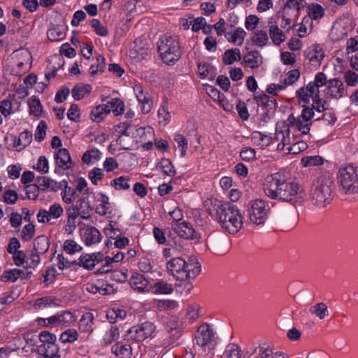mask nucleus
<instances>
[{
  "label": "nucleus",
  "mask_w": 358,
  "mask_h": 358,
  "mask_svg": "<svg viewBox=\"0 0 358 358\" xmlns=\"http://www.w3.org/2000/svg\"><path fill=\"white\" fill-rule=\"evenodd\" d=\"M245 36L246 32L241 27L236 28L231 31H228L225 34V38L227 41L236 45H241L244 42Z\"/></svg>",
  "instance_id": "nucleus-25"
},
{
  "label": "nucleus",
  "mask_w": 358,
  "mask_h": 358,
  "mask_svg": "<svg viewBox=\"0 0 358 358\" xmlns=\"http://www.w3.org/2000/svg\"><path fill=\"white\" fill-rule=\"evenodd\" d=\"M94 315L92 313H85L79 321V329L81 332L91 334L93 331Z\"/></svg>",
  "instance_id": "nucleus-30"
},
{
  "label": "nucleus",
  "mask_w": 358,
  "mask_h": 358,
  "mask_svg": "<svg viewBox=\"0 0 358 358\" xmlns=\"http://www.w3.org/2000/svg\"><path fill=\"white\" fill-rule=\"evenodd\" d=\"M21 270L12 268L5 270L1 275V281L14 282L21 276Z\"/></svg>",
  "instance_id": "nucleus-48"
},
{
  "label": "nucleus",
  "mask_w": 358,
  "mask_h": 358,
  "mask_svg": "<svg viewBox=\"0 0 358 358\" xmlns=\"http://www.w3.org/2000/svg\"><path fill=\"white\" fill-rule=\"evenodd\" d=\"M103 260V255L100 253L83 254L78 260L72 262V264L83 267L87 270H92L99 262Z\"/></svg>",
  "instance_id": "nucleus-16"
},
{
  "label": "nucleus",
  "mask_w": 358,
  "mask_h": 358,
  "mask_svg": "<svg viewBox=\"0 0 358 358\" xmlns=\"http://www.w3.org/2000/svg\"><path fill=\"white\" fill-rule=\"evenodd\" d=\"M252 136V139L255 140V142L258 141V145H259L262 148L268 146L271 143H277V146L280 143V141L275 138L276 132L273 137H271L263 134L260 131H254Z\"/></svg>",
  "instance_id": "nucleus-29"
},
{
  "label": "nucleus",
  "mask_w": 358,
  "mask_h": 358,
  "mask_svg": "<svg viewBox=\"0 0 358 358\" xmlns=\"http://www.w3.org/2000/svg\"><path fill=\"white\" fill-rule=\"evenodd\" d=\"M195 339L196 344L201 347L213 344L215 341L213 329L208 324H201L196 331Z\"/></svg>",
  "instance_id": "nucleus-13"
},
{
  "label": "nucleus",
  "mask_w": 358,
  "mask_h": 358,
  "mask_svg": "<svg viewBox=\"0 0 358 358\" xmlns=\"http://www.w3.org/2000/svg\"><path fill=\"white\" fill-rule=\"evenodd\" d=\"M35 234V227L33 224H26L22 230L21 237L24 241L31 240Z\"/></svg>",
  "instance_id": "nucleus-59"
},
{
  "label": "nucleus",
  "mask_w": 358,
  "mask_h": 358,
  "mask_svg": "<svg viewBox=\"0 0 358 358\" xmlns=\"http://www.w3.org/2000/svg\"><path fill=\"white\" fill-rule=\"evenodd\" d=\"M157 46L162 60L168 64H174L181 57L180 44L176 36H162L157 43Z\"/></svg>",
  "instance_id": "nucleus-7"
},
{
  "label": "nucleus",
  "mask_w": 358,
  "mask_h": 358,
  "mask_svg": "<svg viewBox=\"0 0 358 358\" xmlns=\"http://www.w3.org/2000/svg\"><path fill=\"white\" fill-rule=\"evenodd\" d=\"M324 159L319 155L306 156L301 159V164L304 167L322 165Z\"/></svg>",
  "instance_id": "nucleus-51"
},
{
  "label": "nucleus",
  "mask_w": 358,
  "mask_h": 358,
  "mask_svg": "<svg viewBox=\"0 0 358 358\" xmlns=\"http://www.w3.org/2000/svg\"><path fill=\"white\" fill-rule=\"evenodd\" d=\"M92 91V87L89 84H78L74 86L71 90L72 96L76 100H80L88 96Z\"/></svg>",
  "instance_id": "nucleus-34"
},
{
  "label": "nucleus",
  "mask_w": 358,
  "mask_h": 358,
  "mask_svg": "<svg viewBox=\"0 0 358 358\" xmlns=\"http://www.w3.org/2000/svg\"><path fill=\"white\" fill-rule=\"evenodd\" d=\"M63 212L64 210L60 204L54 203L50 206L49 210L40 209L37 214V220L41 223H48L52 220L59 218Z\"/></svg>",
  "instance_id": "nucleus-15"
},
{
  "label": "nucleus",
  "mask_w": 358,
  "mask_h": 358,
  "mask_svg": "<svg viewBox=\"0 0 358 358\" xmlns=\"http://www.w3.org/2000/svg\"><path fill=\"white\" fill-rule=\"evenodd\" d=\"M129 285L132 289L138 292H149L150 286H149L148 280L143 275L139 273H134L130 278Z\"/></svg>",
  "instance_id": "nucleus-19"
},
{
  "label": "nucleus",
  "mask_w": 358,
  "mask_h": 358,
  "mask_svg": "<svg viewBox=\"0 0 358 358\" xmlns=\"http://www.w3.org/2000/svg\"><path fill=\"white\" fill-rule=\"evenodd\" d=\"M55 161L57 166L64 170L70 168L71 158L67 149L61 148L55 155Z\"/></svg>",
  "instance_id": "nucleus-28"
},
{
  "label": "nucleus",
  "mask_w": 358,
  "mask_h": 358,
  "mask_svg": "<svg viewBox=\"0 0 358 358\" xmlns=\"http://www.w3.org/2000/svg\"><path fill=\"white\" fill-rule=\"evenodd\" d=\"M153 292L155 294H171L173 291L172 285L164 281H159L153 285Z\"/></svg>",
  "instance_id": "nucleus-50"
},
{
  "label": "nucleus",
  "mask_w": 358,
  "mask_h": 358,
  "mask_svg": "<svg viewBox=\"0 0 358 358\" xmlns=\"http://www.w3.org/2000/svg\"><path fill=\"white\" fill-rule=\"evenodd\" d=\"M347 34L345 29L341 26L334 27L331 32L332 40L335 41L343 39L347 36Z\"/></svg>",
  "instance_id": "nucleus-58"
},
{
  "label": "nucleus",
  "mask_w": 358,
  "mask_h": 358,
  "mask_svg": "<svg viewBox=\"0 0 358 358\" xmlns=\"http://www.w3.org/2000/svg\"><path fill=\"white\" fill-rule=\"evenodd\" d=\"M134 91L141 105L142 112L145 114L148 113L152 108V101L150 99L148 93L144 92L143 86L140 84L134 85Z\"/></svg>",
  "instance_id": "nucleus-17"
},
{
  "label": "nucleus",
  "mask_w": 358,
  "mask_h": 358,
  "mask_svg": "<svg viewBox=\"0 0 358 358\" xmlns=\"http://www.w3.org/2000/svg\"><path fill=\"white\" fill-rule=\"evenodd\" d=\"M308 148V145L303 141H299L286 145L283 150H286L289 154L296 155L304 151Z\"/></svg>",
  "instance_id": "nucleus-47"
},
{
  "label": "nucleus",
  "mask_w": 358,
  "mask_h": 358,
  "mask_svg": "<svg viewBox=\"0 0 358 358\" xmlns=\"http://www.w3.org/2000/svg\"><path fill=\"white\" fill-rule=\"evenodd\" d=\"M111 352L120 358H129L132 355V348L130 345L117 343L111 348Z\"/></svg>",
  "instance_id": "nucleus-31"
},
{
  "label": "nucleus",
  "mask_w": 358,
  "mask_h": 358,
  "mask_svg": "<svg viewBox=\"0 0 358 358\" xmlns=\"http://www.w3.org/2000/svg\"><path fill=\"white\" fill-rule=\"evenodd\" d=\"M119 337V329L116 326L110 324L103 335L102 341L103 342L104 345H110L113 342L116 341Z\"/></svg>",
  "instance_id": "nucleus-39"
},
{
  "label": "nucleus",
  "mask_w": 358,
  "mask_h": 358,
  "mask_svg": "<svg viewBox=\"0 0 358 358\" xmlns=\"http://www.w3.org/2000/svg\"><path fill=\"white\" fill-rule=\"evenodd\" d=\"M338 191L345 196L358 194V168L352 165L340 167L336 175Z\"/></svg>",
  "instance_id": "nucleus-6"
},
{
  "label": "nucleus",
  "mask_w": 358,
  "mask_h": 358,
  "mask_svg": "<svg viewBox=\"0 0 358 358\" xmlns=\"http://www.w3.org/2000/svg\"><path fill=\"white\" fill-rule=\"evenodd\" d=\"M24 189L28 199L35 200L38 198L40 190L36 183L26 185Z\"/></svg>",
  "instance_id": "nucleus-64"
},
{
  "label": "nucleus",
  "mask_w": 358,
  "mask_h": 358,
  "mask_svg": "<svg viewBox=\"0 0 358 358\" xmlns=\"http://www.w3.org/2000/svg\"><path fill=\"white\" fill-rule=\"evenodd\" d=\"M313 120H320V116L316 115L313 108L306 106L298 117L291 114L287 120L278 122L276 124L275 138L280 140V143L278 145V150H284L286 145L291 143L290 129L294 132H300L302 135L308 134Z\"/></svg>",
  "instance_id": "nucleus-2"
},
{
  "label": "nucleus",
  "mask_w": 358,
  "mask_h": 358,
  "mask_svg": "<svg viewBox=\"0 0 358 358\" xmlns=\"http://www.w3.org/2000/svg\"><path fill=\"white\" fill-rule=\"evenodd\" d=\"M89 178L94 185H97L98 182L103 178V172L101 169L94 168L89 173Z\"/></svg>",
  "instance_id": "nucleus-63"
},
{
  "label": "nucleus",
  "mask_w": 358,
  "mask_h": 358,
  "mask_svg": "<svg viewBox=\"0 0 358 358\" xmlns=\"http://www.w3.org/2000/svg\"><path fill=\"white\" fill-rule=\"evenodd\" d=\"M78 338V331L74 329H68L62 332L59 337V341L63 343H73Z\"/></svg>",
  "instance_id": "nucleus-49"
},
{
  "label": "nucleus",
  "mask_w": 358,
  "mask_h": 358,
  "mask_svg": "<svg viewBox=\"0 0 358 358\" xmlns=\"http://www.w3.org/2000/svg\"><path fill=\"white\" fill-rule=\"evenodd\" d=\"M310 199L313 205L324 208L333 200V180L327 176L321 175L313 183Z\"/></svg>",
  "instance_id": "nucleus-5"
},
{
  "label": "nucleus",
  "mask_w": 358,
  "mask_h": 358,
  "mask_svg": "<svg viewBox=\"0 0 358 358\" xmlns=\"http://www.w3.org/2000/svg\"><path fill=\"white\" fill-rule=\"evenodd\" d=\"M110 185L113 186L117 190H126L130 187V185L129 184V178L124 176H120L111 180Z\"/></svg>",
  "instance_id": "nucleus-54"
},
{
  "label": "nucleus",
  "mask_w": 358,
  "mask_h": 358,
  "mask_svg": "<svg viewBox=\"0 0 358 358\" xmlns=\"http://www.w3.org/2000/svg\"><path fill=\"white\" fill-rule=\"evenodd\" d=\"M174 141L177 143L178 148L181 149V157H184L186 155V152L188 148L187 140L183 135L176 134Z\"/></svg>",
  "instance_id": "nucleus-56"
},
{
  "label": "nucleus",
  "mask_w": 358,
  "mask_h": 358,
  "mask_svg": "<svg viewBox=\"0 0 358 358\" xmlns=\"http://www.w3.org/2000/svg\"><path fill=\"white\" fill-rule=\"evenodd\" d=\"M47 124L44 120H41L35 133V140L38 142H41L46 135Z\"/></svg>",
  "instance_id": "nucleus-62"
},
{
  "label": "nucleus",
  "mask_w": 358,
  "mask_h": 358,
  "mask_svg": "<svg viewBox=\"0 0 358 358\" xmlns=\"http://www.w3.org/2000/svg\"><path fill=\"white\" fill-rule=\"evenodd\" d=\"M305 57L312 65L317 66L320 64L321 61L324 58V52L320 45H315L308 48L305 51Z\"/></svg>",
  "instance_id": "nucleus-22"
},
{
  "label": "nucleus",
  "mask_w": 358,
  "mask_h": 358,
  "mask_svg": "<svg viewBox=\"0 0 358 358\" xmlns=\"http://www.w3.org/2000/svg\"><path fill=\"white\" fill-rule=\"evenodd\" d=\"M128 128H129V124L125 122H121V123L114 126V132L118 136V138H117V143L120 145H122V148L125 149V150H128L129 148L122 145L121 137H122V136H129V134L128 132Z\"/></svg>",
  "instance_id": "nucleus-44"
},
{
  "label": "nucleus",
  "mask_w": 358,
  "mask_h": 358,
  "mask_svg": "<svg viewBox=\"0 0 358 358\" xmlns=\"http://www.w3.org/2000/svg\"><path fill=\"white\" fill-rule=\"evenodd\" d=\"M306 4L304 0L287 1L282 10V22L281 24L282 27L286 29L285 32L294 29L296 27L295 22H296L300 12L304 8Z\"/></svg>",
  "instance_id": "nucleus-10"
},
{
  "label": "nucleus",
  "mask_w": 358,
  "mask_h": 358,
  "mask_svg": "<svg viewBox=\"0 0 358 358\" xmlns=\"http://www.w3.org/2000/svg\"><path fill=\"white\" fill-rule=\"evenodd\" d=\"M241 59V51L238 48L227 50L222 55V62L225 65L232 64L235 61H240Z\"/></svg>",
  "instance_id": "nucleus-38"
},
{
  "label": "nucleus",
  "mask_w": 358,
  "mask_h": 358,
  "mask_svg": "<svg viewBox=\"0 0 358 358\" xmlns=\"http://www.w3.org/2000/svg\"><path fill=\"white\" fill-rule=\"evenodd\" d=\"M110 109V113L113 112L115 115H122L124 110V102L119 98H113L107 101L105 103Z\"/></svg>",
  "instance_id": "nucleus-37"
},
{
  "label": "nucleus",
  "mask_w": 358,
  "mask_h": 358,
  "mask_svg": "<svg viewBox=\"0 0 358 358\" xmlns=\"http://www.w3.org/2000/svg\"><path fill=\"white\" fill-rule=\"evenodd\" d=\"M91 26L99 36H106L108 34V29L97 19H92L91 20Z\"/></svg>",
  "instance_id": "nucleus-60"
},
{
  "label": "nucleus",
  "mask_w": 358,
  "mask_h": 358,
  "mask_svg": "<svg viewBox=\"0 0 358 358\" xmlns=\"http://www.w3.org/2000/svg\"><path fill=\"white\" fill-rule=\"evenodd\" d=\"M327 94L331 97L339 99L342 97L345 94V87L343 82L337 78L327 80Z\"/></svg>",
  "instance_id": "nucleus-20"
},
{
  "label": "nucleus",
  "mask_w": 358,
  "mask_h": 358,
  "mask_svg": "<svg viewBox=\"0 0 358 358\" xmlns=\"http://www.w3.org/2000/svg\"><path fill=\"white\" fill-rule=\"evenodd\" d=\"M59 327H68L76 322L75 315L70 311H62L57 313Z\"/></svg>",
  "instance_id": "nucleus-40"
},
{
  "label": "nucleus",
  "mask_w": 358,
  "mask_h": 358,
  "mask_svg": "<svg viewBox=\"0 0 358 358\" xmlns=\"http://www.w3.org/2000/svg\"><path fill=\"white\" fill-rule=\"evenodd\" d=\"M243 62L251 69H256L262 63V57L257 51H250L243 57Z\"/></svg>",
  "instance_id": "nucleus-36"
},
{
  "label": "nucleus",
  "mask_w": 358,
  "mask_h": 358,
  "mask_svg": "<svg viewBox=\"0 0 358 358\" xmlns=\"http://www.w3.org/2000/svg\"><path fill=\"white\" fill-rule=\"evenodd\" d=\"M257 104L268 111L274 110L277 108V103L273 96L265 93L255 96Z\"/></svg>",
  "instance_id": "nucleus-24"
},
{
  "label": "nucleus",
  "mask_w": 358,
  "mask_h": 358,
  "mask_svg": "<svg viewBox=\"0 0 358 358\" xmlns=\"http://www.w3.org/2000/svg\"><path fill=\"white\" fill-rule=\"evenodd\" d=\"M251 41L257 47L262 48L265 46L269 41V36L266 30L257 29L254 31L251 35Z\"/></svg>",
  "instance_id": "nucleus-32"
},
{
  "label": "nucleus",
  "mask_w": 358,
  "mask_h": 358,
  "mask_svg": "<svg viewBox=\"0 0 358 358\" xmlns=\"http://www.w3.org/2000/svg\"><path fill=\"white\" fill-rule=\"evenodd\" d=\"M157 167L162 170L164 175L172 177L176 171L172 162L168 159H162L158 163Z\"/></svg>",
  "instance_id": "nucleus-45"
},
{
  "label": "nucleus",
  "mask_w": 358,
  "mask_h": 358,
  "mask_svg": "<svg viewBox=\"0 0 358 358\" xmlns=\"http://www.w3.org/2000/svg\"><path fill=\"white\" fill-rule=\"evenodd\" d=\"M310 22V17H303L302 22L300 23V24H296V27L294 28H296V27H299L298 29H296V34L297 35L301 37V38H303V37H305L308 34H309L311 31V28H308L307 27V24H308Z\"/></svg>",
  "instance_id": "nucleus-53"
},
{
  "label": "nucleus",
  "mask_w": 358,
  "mask_h": 358,
  "mask_svg": "<svg viewBox=\"0 0 358 358\" xmlns=\"http://www.w3.org/2000/svg\"><path fill=\"white\" fill-rule=\"evenodd\" d=\"M110 113V109L104 104H100L92 110L90 116L92 121L100 122Z\"/></svg>",
  "instance_id": "nucleus-33"
},
{
  "label": "nucleus",
  "mask_w": 358,
  "mask_h": 358,
  "mask_svg": "<svg viewBox=\"0 0 358 358\" xmlns=\"http://www.w3.org/2000/svg\"><path fill=\"white\" fill-rule=\"evenodd\" d=\"M47 36L50 41H58L64 38L65 34L59 27H53L48 29Z\"/></svg>",
  "instance_id": "nucleus-52"
},
{
  "label": "nucleus",
  "mask_w": 358,
  "mask_h": 358,
  "mask_svg": "<svg viewBox=\"0 0 358 358\" xmlns=\"http://www.w3.org/2000/svg\"><path fill=\"white\" fill-rule=\"evenodd\" d=\"M62 200L66 203H72L73 201L78 197L79 194L76 192L75 188L69 187L67 181H66V185H64L61 194Z\"/></svg>",
  "instance_id": "nucleus-41"
},
{
  "label": "nucleus",
  "mask_w": 358,
  "mask_h": 358,
  "mask_svg": "<svg viewBox=\"0 0 358 358\" xmlns=\"http://www.w3.org/2000/svg\"><path fill=\"white\" fill-rule=\"evenodd\" d=\"M175 231L182 238L194 239L196 238V231L192 226L186 222H182L174 228Z\"/></svg>",
  "instance_id": "nucleus-23"
},
{
  "label": "nucleus",
  "mask_w": 358,
  "mask_h": 358,
  "mask_svg": "<svg viewBox=\"0 0 358 358\" xmlns=\"http://www.w3.org/2000/svg\"><path fill=\"white\" fill-rule=\"evenodd\" d=\"M81 250L82 247L73 240H66L64 243V250L68 254L73 255L80 252Z\"/></svg>",
  "instance_id": "nucleus-55"
},
{
  "label": "nucleus",
  "mask_w": 358,
  "mask_h": 358,
  "mask_svg": "<svg viewBox=\"0 0 358 358\" xmlns=\"http://www.w3.org/2000/svg\"><path fill=\"white\" fill-rule=\"evenodd\" d=\"M77 207L81 213V217L83 219L88 218L90 213L92 211V207L88 196H83L77 201Z\"/></svg>",
  "instance_id": "nucleus-35"
},
{
  "label": "nucleus",
  "mask_w": 358,
  "mask_h": 358,
  "mask_svg": "<svg viewBox=\"0 0 358 358\" xmlns=\"http://www.w3.org/2000/svg\"><path fill=\"white\" fill-rule=\"evenodd\" d=\"M216 215L222 229L231 234H235L243 227V217L237 206L224 203L218 206Z\"/></svg>",
  "instance_id": "nucleus-4"
},
{
  "label": "nucleus",
  "mask_w": 358,
  "mask_h": 358,
  "mask_svg": "<svg viewBox=\"0 0 358 358\" xmlns=\"http://www.w3.org/2000/svg\"><path fill=\"white\" fill-rule=\"evenodd\" d=\"M269 38L272 43L275 45H280L285 41L287 37L285 32L278 27L276 24H271L268 27Z\"/></svg>",
  "instance_id": "nucleus-27"
},
{
  "label": "nucleus",
  "mask_w": 358,
  "mask_h": 358,
  "mask_svg": "<svg viewBox=\"0 0 358 358\" xmlns=\"http://www.w3.org/2000/svg\"><path fill=\"white\" fill-rule=\"evenodd\" d=\"M31 58V55L27 50L14 52L7 59L6 71L10 75L21 76L28 71Z\"/></svg>",
  "instance_id": "nucleus-8"
},
{
  "label": "nucleus",
  "mask_w": 358,
  "mask_h": 358,
  "mask_svg": "<svg viewBox=\"0 0 358 358\" xmlns=\"http://www.w3.org/2000/svg\"><path fill=\"white\" fill-rule=\"evenodd\" d=\"M86 290L92 294L99 293L106 295L113 292V287L103 280H96L94 282L87 283Z\"/></svg>",
  "instance_id": "nucleus-18"
},
{
  "label": "nucleus",
  "mask_w": 358,
  "mask_h": 358,
  "mask_svg": "<svg viewBox=\"0 0 358 358\" xmlns=\"http://www.w3.org/2000/svg\"><path fill=\"white\" fill-rule=\"evenodd\" d=\"M309 312L320 320H323L329 313L327 306L324 303H318L311 306L309 309Z\"/></svg>",
  "instance_id": "nucleus-46"
},
{
  "label": "nucleus",
  "mask_w": 358,
  "mask_h": 358,
  "mask_svg": "<svg viewBox=\"0 0 358 358\" xmlns=\"http://www.w3.org/2000/svg\"><path fill=\"white\" fill-rule=\"evenodd\" d=\"M169 273L178 280H186L196 278L201 272V265L194 257L186 262L181 257H176L166 263Z\"/></svg>",
  "instance_id": "nucleus-3"
},
{
  "label": "nucleus",
  "mask_w": 358,
  "mask_h": 358,
  "mask_svg": "<svg viewBox=\"0 0 358 358\" xmlns=\"http://www.w3.org/2000/svg\"><path fill=\"white\" fill-rule=\"evenodd\" d=\"M49 246V240L45 236H38L34 240V250L38 253L44 254L48 250Z\"/></svg>",
  "instance_id": "nucleus-42"
},
{
  "label": "nucleus",
  "mask_w": 358,
  "mask_h": 358,
  "mask_svg": "<svg viewBox=\"0 0 358 358\" xmlns=\"http://www.w3.org/2000/svg\"><path fill=\"white\" fill-rule=\"evenodd\" d=\"M264 193L271 199L280 202L294 203L302 199L303 190L292 180L285 179L280 173L267 175L262 184Z\"/></svg>",
  "instance_id": "nucleus-1"
},
{
  "label": "nucleus",
  "mask_w": 358,
  "mask_h": 358,
  "mask_svg": "<svg viewBox=\"0 0 358 358\" xmlns=\"http://www.w3.org/2000/svg\"><path fill=\"white\" fill-rule=\"evenodd\" d=\"M81 236L87 245L99 243L101 238L99 231L94 227H88L84 229Z\"/></svg>",
  "instance_id": "nucleus-21"
},
{
  "label": "nucleus",
  "mask_w": 358,
  "mask_h": 358,
  "mask_svg": "<svg viewBox=\"0 0 358 358\" xmlns=\"http://www.w3.org/2000/svg\"><path fill=\"white\" fill-rule=\"evenodd\" d=\"M29 113L34 116H38L42 112V106L41 102L37 99H33L29 101Z\"/></svg>",
  "instance_id": "nucleus-61"
},
{
  "label": "nucleus",
  "mask_w": 358,
  "mask_h": 358,
  "mask_svg": "<svg viewBox=\"0 0 358 358\" xmlns=\"http://www.w3.org/2000/svg\"><path fill=\"white\" fill-rule=\"evenodd\" d=\"M320 116V120H323L327 125H333L337 120L335 113L333 111L332 109L327 108Z\"/></svg>",
  "instance_id": "nucleus-57"
},
{
  "label": "nucleus",
  "mask_w": 358,
  "mask_h": 358,
  "mask_svg": "<svg viewBox=\"0 0 358 358\" xmlns=\"http://www.w3.org/2000/svg\"><path fill=\"white\" fill-rule=\"evenodd\" d=\"M249 218L255 224H264L268 219L270 207L268 203L263 199H255L250 202Z\"/></svg>",
  "instance_id": "nucleus-12"
},
{
  "label": "nucleus",
  "mask_w": 358,
  "mask_h": 358,
  "mask_svg": "<svg viewBox=\"0 0 358 358\" xmlns=\"http://www.w3.org/2000/svg\"><path fill=\"white\" fill-rule=\"evenodd\" d=\"M155 324L149 321L135 325L130 328L125 334L128 340H133L137 342H143L148 338H152L156 334Z\"/></svg>",
  "instance_id": "nucleus-11"
},
{
  "label": "nucleus",
  "mask_w": 358,
  "mask_h": 358,
  "mask_svg": "<svg viewBox=\"0 0 358 358\" xmlns=\"http://www.w3.org/2000/svg\"><path fill=\"white\" fill-rule=\"evenodd\" d=\"M221 358H241L240 347L235 343L227 345Z\"/></svg>",
  "instance_id": "nucleus-43"
},
{
  "label": "nucleus",
  "mask_w": 358,
  "mask_h": 358,
  "mask_svg": "<svg viewBox=\"0 0 358 358\" xmlns=\"http://www.w3.org/2000/svg\"><path fill=\"white\" fill-rule=\"evenodd\" d=\"M8 138H10L11 141H14V148H25L26 146L29 145L32 141V134L31 131L25 130L20 134L17 140H16L15 136L10 135V136H6L5 137V141H7Z\"/></svg>",
  "instance_id": "nucleus-26"
},
{
  "label": "nucleus",
  "mask_w": 358,
  "mask_h": 358,
  "mask_svg": "<svg viewBox=\"0 0 358 358\" xmlns=\"http://www.w3.org/2000/svg\"><path fill=\"white\" fill-rule=\"evenodd\" d=\"M253 358H289L287 354L276 350L266 343L255 348L252 353Z\"/></svg>",
  "instance_id": "nucleus-14"
},
{
  "label": "nucleus",
  "mask_w": 358,
  "mask_h": 358,
  "mask_svg": "<svg viewBox=\"0 0 358 358\" xmlns=\"http://www.w3.org/2000/svg\"><path fill=\"white\" fill-rule=\"evenodd\" d=\"M327 84V76L323 72L317 73L313 82H310L306 86L299 88L296 92V96L299 101L307 103L310 99L313 100H318L320 90Z\"/></svg>",
  "instance_id": "nucleus-9"
}]
</instances>
